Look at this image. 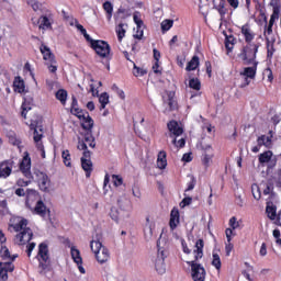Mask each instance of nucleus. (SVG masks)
<instances>
[{
    "mask_svg": "<svg viewBox=\"0 0 281 281\" xmlns=\"http://www.w3.org/2000/svg\"><path fill=\"white\" fill-rule=\"evenodd\" d=\"M203 239H198L195 243V250L193 251L194 260L187 261V265L191 267V278L193 281H205V276H207V272L205 271L203 265L196 262L198 260H201V258H203Z\"/></svg>",
    "mask_w": 281,
    "mask_h": 281,
    "instance_id": "obj_1",
    "label": "nucleus"
},
{
    "mask_svg": "<svg viewBox=\"0 0 281 281\" xmlns=\"http://www.w3.org/2000/svg\"><path fill=\"white\" fill-rule=\"evenodd\" d=\"M90 249L94 254L99 265H106V262L111 260V252L102 245V241L92 239L90 241Z\"/></svg>",
    "mask_w": 281,
    "mask_h": 281,
    "instance_id": "obj_2",
    "label": "nucleus"
},
{
    "mask_svg": "<svg viewBox=\"0 0 281 281\" xmlns=\"http://www.w3.org/2000/svg\"><path fill=\"white\" fill-rule=\"evenodd\" d=\"M258 161L259 165L258 167L260 168H267L266 172L267 175H269V172H271V170H273V168H276V166H278V157L276 155H273V151L271 150H266L261 154L258 155Z\"/></svg>",
    "mask_w": 281,
    "mask_h": 281,
    "instance_id": "obj_3",
    "label": "nucleus"
},
{
    "mask_svg": "<svg viewBox=\"0 0 281 281\" xmlns=\"http://www.w3.org/2000/svg\"><path fill=\"white\" fill-rule=\"evenodd\" d=\"M37 258L40 261V273L43 274L49 270V249L47 248V244H40Z\"/></svg>",
    "mask_w": 281,
    "mask_h": 281,
    "instance_id": "obj_4",
    "label": "nucleus"
},
{
    "mask_svg": "<svg viewBox=\"0 0 281 281\" xmlns=\"http://www.w3.org/2000/svg\"><path fill=\"white\" fill-rule=\"evenodd\" d=\"M258 45H247L243 48L239 54V58L244 60V65H251V63H256V55L258 54Z\"/></svg>",
    "mask_w": 281,
    "mask_h": 281,
    "instance_id": "obj_5",
    "label": "nucleus"
},
{
    "mask_svg": "<svg viewBox=\"0 0 281 281\" xmlns=\"http://www.w3.org/2000/svg\"><path fill=\"white\" fill-rule=\"evenodd\" d=\"M91 48L94 49L95 54L101 58H109V54H111V46L102 40L93 42Z\"/></svg>",
    "mask_w": 281,
    "mask_h": 281,
    "instance_id": "obj_6",
    "label": "nucleus"
},
{
    "mask_svg": "<svg viewBox=\"0 0 281 281\" xmlns=\"http://www.w3.org/2000/svg\"><path fill=\"white\" fill-rule=\"evenodd\" d=\"M26 207H30L32 214H36L37 216H41L42 218H45V216H49V209L45 205V202L43 200H38L35 204V207L32 209L30 204L26 203Z\"/></svg>",
    "mask_w": 281,
    "mask_h": 281,
    "instance_id": "obj_7",
    "label": "nucleus"
},
{
    "mask_svg": "<svg viewBox=\"0 0 281 281\" xmlns=\"http://www.w3.org/2000/svg\"><path fill=\"white\" fill-rule=\"evenodd\" d=\"M20 170L26 179L32 177V171H30L32 170V158H30V154L27 151L24 153V157L20 162Z\"/></svg>",
    "mask_w": 281,
    "mask_h": 281,
    "instance_id": "obj_8",
    "label": "nucleus"
},
{
    "mask_svg": "<svg viewBox=\"0 0 281 281\" xmlns=\"http://www.w3.org/2000/svg\"><path fill=\"white\" fill-rule=\"evenodd\" d=\"M37 183L42 192H49V188H52V180L49 179V176H47V173L38 172Z\"/></svg>",
    "mask_w": 281,
    "mask_h": 281,
    "instance_id": "obj_9",
    "label": "nucleus"
},
{
    "mask_svg": "<svg viewBox=\"0 0 281 281\" xmlns=\"http://www.w3.org/2000/svg\"><path fill=\"white\" fill-rule=\"evenodd\" d=\"M166 255L164 254V250L158 249V256L155 261V269L159 276H164L166 273Z\"/></svg>",
    "mask_w": 281,
    "mask_h": 281,
    "instance_id": "obj_10",
    "label": "nucleus"
},
{
    "mask_svg": "<svg viewBox=\"0 0 281 281\" xmlns=\"http://www.w3.org/2000/svg\"><path fill=\"white\" fill-rule=\"evenodd\" d=\"M34 236V233H32V228H25L20 234L15 236V243L16 245H27L30 240H32V237Z\"/></svg>",
    "mask_w": 281,
    "mask_h": 281,
    "instance_id": "obj_11",
    "label": "nucleus"
},
{
    "mask_svg": "<svg viewBox=\"0 0 281 281\" xmlns=\"http://www.w3.org/2000/svg\"><path fill=\"white\" fill-rule=\"evenodd\" d=\"M70 256L75 263H77V267L80 271V273L85 274L87 271L85 270V267H82V256H80V250L76 248V246H72L70 248Z\"/></svg>",
    "mask_w": 281,
    "mask_h": 281,
    "instance_id": "obj_12",
    "label": "nucleus"
},
{
    "mask_svg": "<svg viewBox=\"0 0 281 281\" xmlns=\"http://www.w3.org/2000/svg\"><path fill=\"white\" fill-rule=\"evenodd\" d=\"M167 128L169 131V137H179L180 135H183V127H181L177 121H170L167 124Z\"/></svg>",
    "mask_w": 281,
    "mask_h": 281,
    "instance_id": "obj_13",
    "label": "nucleus"
},
{
    "mask_svg": "<svg viewBox=\"0 0 281 281\" xmlns=\"http://www.w3.org/2000/svg\"><path fill=\"white\" fill-rule=\"evenodd\" d=\"M81 121V126L85 131H88V133H92L93 128V119L89 116L88 112H83L82 116H77Z\"/></svg>",
    "mask_w": 281,
    "mask_h": 281,
    "instance_id": "obj_14",
    "label": "nucleus"
},
{
    "mask_svg": "<svg viewBox=\"0 0 281 281\" xmlns=\"http://www.w3.org/2000/svg\"><path fill=\"white\" fill-rule=\"evenodd\" d=\"M241 34L245 38L246 43H251V41H254V38H256V33H254V31L251 30V26L249 24H244L241 26Z\"/></svg>",
    "mask_w": 281,
    "mask_h": 281,
    "instance_id": "obj_15",
    "label": "nucleus"
},
{
    "mask_svg": "<svg viewBox=\"0 0 281 281\" xmlns=\"http://www.w3.org/2000/svg\"><path fill=\"white\" fill-rule=\"evenodd\" d=\"M40 50H41V54H43L44 60H48L52 64L56 63V56L52 54V49L47 45L42 44L40 46Z\"/></svg>",
    "mask_w": 281,
    "mask_h": 281,
    "instance_id": "obj_16",
    "label": "nucleus"
},
{
    "mask_svg": "<svg viewBox=\"0 0 281 281\" xmlns=\"http://www.w3.org/2000/svg\"><path fill=\"white\" fill-rule=\"evenodd\" d=\"M12 175V162L4 161L0 164V179H8Z\"/></svg>",
    "mask_w": 281,
    "mask_h": 281,
    "instance_id": "obj_17",
    "label": "nucleus"
},
{
    "mask_svg": "<svg viewBox=\"0 0 281 281\" xmlns=\"http://www.w3.org/2000/svg\"><path fill=\"white\" fill-rule=\"evenodd\" d=\"M267 58L271 60L273 58V54H276V36H267Z\"/></svg>",
    "mask_w": 281,
    "mask_h": 281,
    "instance_id": "obj_18",
    "label": "nucleus"
},
{
    "mask_svg": "<svg viewBox=\"0 0 281 281\" xmlns=\"http://www.w3.org/2000/svg\"><path fill=\"white\" fill-rule=\"evenodd\" d=\"M271 133H273V131L269 132L270 136H267V135L259 136L257 138L258 146H265V148H271L273 146V143L271 140V137H273V135H271Z\"/></svg>",
    "mask_w": 281,
    "mask_h": 281,
    "instance_id": "obj_19",
    "label": "nucleus"
},
{
    "mask_svg": "<svg viewBox=\"0 0 281 281\" xmlns=\"http://www.w3.org/2000/svg\"><path fill=\"white\" fill-rule=\"evenodd\" d=\"M213 157H214V154L212 153V146L207 145L204 148V155H203V159H202V164H203V166H205V168H210V164H212Z\"/></svg>",
    "mask_w": 281,
    "mask_h": 281,
    "instance_id": "obj_20",
    "label": "nucleus"
},
{
    "mask_svg": "<svg viewBox=\"0 0 281 281\" xmlns=\"http://www.w3.org/2000/svg\"><path fill=\"white\" fill-rule=\"evenodd\" d=\"M81 168L85 170L87 179H89V177H91V172H93V162L91 159L81 158Z\"/></svg>",
    "mask_w": 281,
    "mask_h": 281,
    "instance_id": "obj_21",
    "label": "nucleus"
},
{
    "mask_svg": "<svg viewBox=\"0 0 281 281\" xmlns=\"http://www.w3.org/2000/svg\"><path fill=\"white\" fill-rule=\"evenodd\" d=\"M225 235L227 238L225 251H226V256H229L232 254V250L234 249V244H232V236H234V231H232V228H226Z\"/></svg>",
    "mask_w": 281,
    "mask_h": 281,
    "instance_id": "obj_22",
    "label": "nucleus"
},
{
    "mask_svg": "<svg viewBox=\"0 0 281 281\" xmlns=\"http://www.w3.org/2000/svg\"><path fill=\"white\" fill-rule=\"evenodd\" d=\"M257 69H258V61H255L252 67L244 68V72H240V76H245V78H250L251 80H254V78H256Z\"/></svg>",
    "mask_w": 281,
    "mask_h": 281,
    "instance_id": "obj_23",
    "label": "nucleus"
},
{
    "mask_svg": "<svg viewBox=\"0 0 281 281\" xmlns=\"http://www.w3.org/2000/svg\"><path fill=\"white\" fill-rule=\"evenodd\" d=\"M177 225H179V210L173 209L170 213L169 226L171 229H177Z\"/></svg>",
    "mask_w": 281,
    "mask_h": 281,
    "instance_id": "obj_24",
    "label": "nucleus"
},
{
    "mask_svg": "<svg viewBox=\"0 0 281 281\" xmlns=\"http://www.w3.org/2000/svg\"><path fill=\"white\" fill-rule=\"evenodd\" d=\"M70 113L77 117H82V114L85 113L80 108H78V99H76V97H72Z\"/></svg>",
    "mask_w": 281,
    "mask_h": 281,
    "instance_id": "obj_25",
    "label": "nucleus"
},
{
    "mask_svg": "<svg viewBox=\"0 0 281 281\" xmlns=\"http://www.w3.org/2000/svg\"><path fill=\"white\" fill-rule=\"evenodd\" d=\"M166 166H168V160L166 159V151L161 150L158 153L157 167L160 170H165Z\"/></svg>",
    "mask_w": 281,
    "mask_h": 281,
    "instance_id": "obj_26",
    "label": "nucleus"
},
{
    "mask_svg": "<svg viewBox=\"0 0 281 281\" xmlns=\"http://www.w3.org/2000/svg\"><path fill=\"white\" fill-rule=\"evenodd\" d=\"M13 87L14 91L18 93H23L25 91V81H23L21 77H18L14 79Z\"/></svg>",
    "mask_w": 281,
    "mask_h": 281,
    "instance_id": "obj_27",
    "label": "nucleus"
},
{
    "mask_svg": "<svg viewBox=\"0 0 281 281\" xmlns=\"http://www.w3.org/2000/svg\"><path fill=\"white\" fill-rule=\"evenodd\" d=\"M55 98H56V100H59V102L63 104V106H65V104H67V90L59 89L55 93Z\"/></svg>",
    "mask_w": 281,
    "mask_h": 281,
    "instance_id": "obj_28",
    "label": "nucleus"
},
{
    "mask_svg": "<svg viewBox=\"0 0 281 281\" xmlns=\"http://www.w3.org/2000/svg\"><path fill=\"white\" fill-rule=\"evenodd\" d=\"M0 255L1 257L5 260H12V262H14V260H16L18 256L14 255L13 257L10 255V249H8V247L5 246H1V250H0Z\"/></svg>",
    "mask_w": 281,
    "mask_h": 281,
    "instance_id": "obj_29",
    "label": "nucleus"
},
{
    "mask_svg": "<svg viewBox=\"0 0 281 281\" xmlns=\"http://www.w3.org/2000/svg\"><path fill=\"white\" fill-rule=\"evenodd\" d=\"M165 104H168L169 111H175V109H177V101L175 100L173 92L168 93V100L165 101Z\"/></svg>",
    "mask_w": 281,
    "mask_h": 281,
    "instance_id": "obj_30",
    "label": "nucleus"
},
{
    "mask_svg": "<svg viewBox=\"0 0 281 281\" xmlns=\"http://www.w3.org/2000/svg\"><path fill=\"white\" fill-rule=\"evenodd\" d=\"M199 67V56L194 55L192 59L188 63L186 70L194 71Z\"/></svg>",
    "mask_w": 281,
    "mask_h": 281,
    "instance_id": "obj_31",
    "label": "nucleus"
},
{
    "mask_svg": "<svg viewBox=\"0 0 281 281\" xmlns=\"http://www.w3.org/2000/svg\"><path fill=\"white\" fill-rule=\"evenodd\" d=\"M103 10L106 12L108 21H111V19L113 18V3H111L110 1H105L103 3Z\"/></svg>",
    "mask_w": 281,
    "mask_h": 281,
    "instance_id": "obj_32",
    "label": "nucleus"
},
{
    "mask_svg": "<svg viewBox=\"0 0 281 281\" xmlns=\"http://www.w3.org/2000/svg\"><path fill=\"white\" fill-rule=\"evenodd\" d=\"M52 27V22H49V18L47 15H42L40 18V30H49Z\"/></svg>",
    "mask_w": 281,
    "mask_h": 281,
    "instance_id": "obj_33",
    "label": "nucleus"
},
{
    "mask_svg": "<svg viewBox=\"0 0 281 281\" xmlns=\"http://www.w3.org/2000/svg\"><path fill=\"white\" fill-rule=\"evenodd\" d=\"M147 224L145 225L144 228V234H145V238L146 240H150V238H153V226H150V217H146Z\"/></svg>",
    "mask_w": 281,
    "mask_h": 281,
    "instance_id": "obj_34",
    "label": "nucleus"
},
{
    "mask_svg": "<svg viewBox=\"0 0 281 281\" xmlns=\"http://www.w3.org/2000/svg\"><path fill=\"white\" fill-rule=\"evenodd\" d=\"M27 227V220L23 218L18 224L13 225L14 232H24L25 229H29Z\"/></svg>",
    "mask_w": 281,
    "mask_h": 281,
    "instance_id": "obj_35",
    "label": "nucleus"
},
{
    "mask_svg": "<svg viewBox=\"0 0 281 281\" xmlns=\"http://www.w3.org/2000/svg\"><path fill=\"white\" fill-rule=\"evenodd\" d=\"M99 102H100V111L106 109V104H109V93L103 92L99 97Z\"/></svg>",
    "mask_w": 281,
    "mask_h": 281,
    "instance_id": "obj_36",
    "label": "nucleus"
},
{
    "mask_svg": "<svg viewBox=\"0 0 281 281\" xmlns=\"http://www.w3.org/2000/svg\"><path fill=\"white\" fill-rule=\"evenodd\" d=\"M212 266L215 267L217 271H221L223 263L221 262V256L217 252H213Z\"/></svg>",
    "mask_w": 281,
    "mask_h": 281,
    "instance_id": "obj_37",
    "label": "nucleus"
},
{
    "mask_svg": "<svg viewBox=\"0 0 281 281\" xmlns=\"http://www.w3.org/2000/svg\"><path fill=\"white\" fill-rule=\"evenodd\" d=\"M61 159L64 160V164L67 166V168H71V154L69 153V149H66L61 153Z\"/></svg>",
    "mask_w": 281,
    "mask_h": 281,
    "instance_id": "obj_38",
    "label": "nucleus"
},
{
    "mask_svg": "<svg viewBox=\"0 0 281 281\" xmlns=\"http://www.w3.org/2000/svg\"><path fill=\"white\" fill-rule=\"evenodd\" d=\"M83 143L90 147V148H93L95 146V137H93V134H91V132H88L86 135H85V140Z\"/></svg>",
    "mask_w": 281,
    "mask_h": 281,
    "instance_id": "obj_39",
    "label": "nucleus"
},
{
    "mask_svg": "<svg viewBox=\"0 0 281 281\" xmlns=\"http://www.w3.org/2000/svg\"><path fill=\"white\" fill-rule=\"evenodd\" d=\"M235 43H236V38L233 35L226 36L225 47L228 52H232L234 49Z\"/></svg>",
    "mask_w": 281,
    "mask_h": 281,
    "instance_id": "obj_40",
    "label": "nucleus"
},
{
    "mask_svg": "<svg viewBox=\"0 0 281 281\" xmlns=\"http://www.w3.org/2000/svg\"><path fill=\"white\" fill-rule=\"evenodd\" d=\"M266 212L268 214V217L270 221H276V216H277V209L276 206H271V205H267L266 207Z\"/></svg>",
    "mask_w": 281,
    "mask_h": 281,
    "instance_id": "obj_41",
    "label": "nucleus"
},
{
    "mask_svg": "<svg viewBox=\"0 0 281 281\" xmlns=\"http://www.w3.org/2000/svg\"><path fill=\"white\" fill-rule=\"evenodd\" d=\"M215 10H217L221 19H225V15L227 14V9H225V1H221L220 4L215 7Z\"/></svg>",
    "mask_w": 281,
    "mask_h": 281,
    "instance_id": "obj_42",
    "label": "nucleus"
},
{
    "mask_svg": "<svg viewBox=\"0 0 281 281\" xmlns=\"http://www.w3.org/2000/svg\"><path fill=\"white\" fill-rule=\"evenodd\" d=\"M38 131L40 133H43V128L41 127H34V142L36 144V146H38V144H41V139H43V134H38Z\"/></svg>",
    "mask_w": 281,
    "mask_h": 281,
    "instance_id": "obj_43",
    "label": "nucleus"
},
{
    "mask_svg": "<svg viewBox=\"0 0 281 281\" xmlns=\"http://www.w3.org/2000/svg\"><path fill=\"white\" fill-rule=\"evenodd\" d=\"M190 89H194L195 91H201V81L196 78H192L189 81Z\"/></svg>",
    "mask_w": 281,
    "mask_h": 281,
    "instance_id": "obj_44",
    "label": "nucleus"
},
{
    "mask_svg": "<svg viewBox=\"0 0 281 281\" xmlns=\"http://www.w3.org/2000/svg\"><path fill=\"white\" fill-rule=\"evenodd\" d=\"M134 23L139 27H144V21L142 20V13L139 11H135L133 14Z\"/></svg>",
    "mask_w": 281,
    "mask_h": 281,
    "instance_id": "obj_45",
    "label": "nucleus"
},
{
    "mask_svg": "<svg viewBox=\"0 0 281 281\" xmlns=\"http://www.w3.org/2000/svg\"><path fill=\"white\" fill-rule=\"evenodd\" d=\"M120 14H123L121 19H127V16H131V11L128 9L120 8L117 10V15H114V19L117 21L120 19Z\"/></svg>",
    "mask_w": 281,
    "mask_h": 281,
    "instance_id": "obj_46",
    "label": "nucleus"
},
{
    "mask_svg": "<svg viewBox=\"0 0 281 281\" xmlns=\"http://www.w3.org/2000/svg\"><path fill=\"white\" fill-rule=\"evenodd\" d=\"M116 34L120 42H122V38L126 35V30H124V24L120 23L116 27Z\"/></svg>",
    "mask_w": 281,
    "mask_h": 281,
    "instance_id": "obj_47",
    "label": "nucleus"
},
{
    "mask_svg": "<svg viewBox=\"0 0 281 281\" xmlns=\"http://www.w3.org/2000/svg\"><path fill=\"white\" fill-rule=\"evenodd\" d=\"M134 65V70H133V75L137 78L139 76H146L147 71L143 68L137 67V65H135V61H132Z\"/></svg>",
    "mask_w": 281,
    "mask_h": 281,
    "instance_id": "obj_48",
    "label": "nucleus"
},
{
    "mask_svg": "<svg viewBox=\"0 0 281 281\" xmlns=\"http://www.w3.org/2000/svg\"><path fill=\"white\" fill-rule=\"evenodd\" d=\"M112 91H114V93H116L119 95V98H121V100H125L126 94L124 93V90L120 89V87H117V85H113L112 86Z\"/></svg>",
    "mask_w": 281,
    "mask_h": 281,
    "instance_id": "obj_49",
    "label": "nucleus"
},
{
    "mask_svg": "<svg viewBox=\"0 0 281 281\" xmlns=\"http://www.w3.org/2000/svg\"><path fill=\"white\" fill-rule=\"evenodd\" d=\"M173 24H175V21H172V20L162 21L161 22L162 32H168V30H170V27H172Z\"/></svg>",
    "mask_w": 281,
    "mask_h": 281,
    "instance_id": "obj_50",
    "label": "nucleus"
},
{
    "mask_svg": "<svg viewBox=\"0 0 281 281\" xmlns=\"http://www.w3.org/2000/svg\"><path fill=\"white\" fill-rule=\"evenodd\" d=\"M251 190H252L254 199H256V201H260V196H261L260 187H258V184H254L251 187Z\"/></svg>",
    "mask_w": 281,
    "mask_h": 281,
    "instance_id": "obj_51",
    "label": "nucleus"
},
{
    "mask_svg": "<svg viewBox=\"0 0 281 281\" xmlns=\"http://www.w3.org/2000/svg\"><path fill=\"white\" fill-rule=\"evenodd\" d=\"M270 5L272 8V12H279L280 13V8H281L280 0H270Z\"/></svg>",
    "mask_w": 281,
    "mask_h": 281,
    "instance_id": "obj_52",
    "label": "nucleus"
},
{
    "mask_svg": "<svg viewBox=\"0 0 281 281\" xmlns=\"http://www.w3.org/2000/svg\"><path fill=\"white\" fill-rule=\"evenodd\" d=\"M134 38H137L138 41H142L144 38V26L136 25V34H134Z\"/></svg>",
    "mask_w": 281,
    "mask_h": 281,
    "instance_id": "obj_53",
    "label": "nucleus"
},
{
    "mask_svg": "<svg viewBox=\"0 0 281 281\" xmlns=\"http://www.w3.org/2000/svg\"><path fill=\"white\" fill-rule=\"evenodd\" d=\"M195 186H196V178L191 176L190 181L188 182V188L186 189V192H190L191 190H194Z\"/></svg>",
    "mask_w": 281,
    "mask_h": 281,
    "instance_id": "obj_54",
    "label": "nucleus"
},
{
    "mask_svg": "<svg viewBox=\"0 0 281 281\" xmlns=\"http://www.w3.org/2000/svg\"><path fill=\"white\" fill-rule=\"evenodd\" d=\"M1 269L4 270L7 273H12V271H14V263L5 262L3 263V267H1Z\"/></svg>",
    "mask_w": 281,
    "mask_h": 281,
    "instance_id": "obj_55",
    "label": "nucleus"
},
{
    "mask_svg": "<svg viewBox=\"0 0 281 281\" xmlns=\"http://www.w3.org/2000/svg\"><path fill=\"white\" fill-rule=\"evenodd\" d=\"M278 19H280V12L272 11L268 25L273 26V24L276 23V21H278Z\"/></svg>",
    "mask_w": 281,
    "mask_h": 281,
    "instance_id": "obj_56",
    "label": "nucleus"
},
{
    "mask_svg": "<svg viewBox=\"0 0 281 281\" xmlns=\"http://www.w3.org/2000/svg\"><path fill=\"white\" fill-rule=\"evenodd\" d=\"M110 217L112 218V221H120V213L117 212V209L112 207L110 211Z\"/></svg>",
    "mask_w": 281,
    "mask_h": 281,
    "instance_id": "obj_57",
    "label": "nucleus"
},
{
    "mask_svg": "<svg viewBox=\"0 0 281 281\" xmlns=\"http://www.w3.org/2000/svg\"><path fill=\"white\" fill-rule=\"evenodd\" d=\"M112 179H113V184L115 186V188H119V186H122V183H124V180L122 179V177H120L117 175H113Z\"/></svg>",
    "mask_w": 281,
    "mask_h": 281,
    "instance_id": "obj_58",
    "label": "nucleus"
},
{
    "mask_svg": "<svg viewBox=\"0 0 281 281\" xmlns=\"http://www.w3.org/2000/svg\"><path fill=\"white\" fill-rule=\"evenodd\" d=\"M33 106L34 105L22 104V113H21V115H22V117H24V120H25V117H27V111H32Z\"/></svg>",
    "mask_w": 281,
    "mask_h": 281,
    "instance_id": "obj_59",
    "label": "nucleus"
},
{
    "mask_svg": "<svg viewBox=\"0 0 281 281\" xmlns=\"http://www.w3.org/2000/svg\"><path fill=\"white\" fill-rule=\"evenodd\" d=\"M173 146H177V148H183L186 146V138H181L177 142V138L172 139Z\"/></svg>",
    "mask_w": 281,
    "mask_h": 281,
    "instance_id": "obj_60",
    "label": "nucleus"
},
{
    "mask_svg": "<svg viewBox=\"0 0 281 281\" xmlns=\"http://www.w3.org/2000/svg\"><path fill=\"white\" fill-rule=\"evenodd\" d=\"M229 225H231V229L232 232H234V229H238V227L240 226V224L238 223V220H236V217H232L229 220Z\"/></svg>",
    "mask_w": 281,
    "mask_h": 281,
    "instance_id": "obj_61",
    "label": "nucleus"
},
{
    "mask_svg": "<svg viewBox=\"0 0 281 281\" xmlns=\"http://www.w3.org/2000/svg\"><path fill=\"white\" fill-rule=\"evenodd\" d=\"M9 142L12 144V146H18V148H21V139L16 138V136L9 137Z\"/></svg>",
    "mask_w": 281,
    "mask_h": 281,
    "instance_id": "obj_62",
    "label": "nucleus"
},
{
    "mask_svg": "<svg viewBox=\"0 0 281 281\" xmlns=\"http://www.w3.org/2000/svg\"><path fill=\"white\" fill-rule=\"evenodd\" d=\"M192 204V198L191 196H187L184 198L181 202H180V207H188V205Z\"/></svg>",
    "mask_w": 281,
    "mask_h": 281,
    "instance_id": "obj_63",
    "label": "nucleus"
},
{
    "mask_svg": "<svg viewBox=\"0 0 281 281\" xmlns=\"http://www.w3.org/2000/svg\"><path fill=\"white\" fill-rule=\"evenodd\" d=\"M0 281H8V272L2 268L0 269Z\"/></svg>",
    "mask_w": 281,
    "mask_h": 281,
    "instance_id": "obj_64",
    "label": "nucleus"
}]
</instances>
